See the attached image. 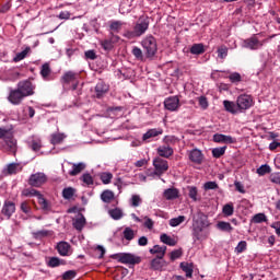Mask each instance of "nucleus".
<instances>
[{
    "instance_id": "obj_55",
    "label": "nucleus",
    "mask_w": 280,
    "mask_h": 280,
    "mask_svg": "<svg viewBox=\"0 0 280 280\" xmlns=\"http://www.w3.org/2000/svg\"><path fill=\"white\" fill-rule=\"evenodd\" d=\"M198 102L202 110H207L209 108V101L205 96L198 97Z\"/></svg>"
},
{
    "instance_id": "obj_5",
    "label": "nucleus",
    "mask_w": 280,
    "mask_h": 280,
    "mask_svg": "<svg viewBox=\"0 0 280 280\" xmlns=\"http://www.w3.org/2000/svg\"><path fill=\"white\" fill-rule=\"evenodd\" d=\"M141 47L144 50L145 58H149V60H152L154 56H156V51L159 50V47L156 45V38L152 35H147L141 40Z\"/></svg>"
},
{
    "instance_id": "obj_61",
    "label": "nucleus",
    "mask_w": 280,
    "mask_h": 280,
    "mask_svg": "<svg viewBox=\"0 0 280 280\" xmlns=\"http://www.w3.org/2000/svg\"><path fill=\"white\" fill-rule=\"evenodd\" d=\"M21 211L26 214L32 213V208L30 207V203H27V201L21 203Z\"/></svg>"
},
{
    "instance_id": "obj_39",
    "label": "nucleus",
    "mask_w": 280,
    "mask_h": 280,
    "mask_svg": "<svg viewBox=\"0 0 280 280\" xmlns=\"http://www.w3.org/2000/svg\"><path fill=\"white\" fill-rule=\"evenodd\" d=\"M8 174H18V172H21L23 167H21V164L19 163H11L8 165Z\"/></svg>"
},
{
    "instance_id": "obj_4",
    "label": "nucleus",
    "mask_w": 280,
    "mask_h": 280,
    "mask_svg": "<svg viewBox=\"0 0 280 280\" xmlns=\"http://www.w3.org/2000/svg\"><path fill=\"white\" fill-rule=\"evenodd\" d=\"M275 38V35L269 36V38H261V34L253 35L252 37L243 40V47L245 49H250L252 51H257V49H261L268 40Z\"/></svg>"
},
{
    "instance_id": "obj_6",
    "label": "nucleus",
    "mask_w": 280,
    "mask_h": 280,
    "mask_svg": "<svg viewBox=\"0 0 280 280\" xmlns=\"http://www.w3.org/2000/svg\"><path fill=\"white\" fill-rule=\"evenodd\" d=\"M22 196H25V198H37L38 205L44 211H49V209H51L49 201L45 199V197L43 196V194H40V191L34 188H25L22 191Z\"/></svg>"
},
{
    "instance_id": "obj_41",
    "label": "nucleus",
    "mask_w": 280,
    "mask_h": 280,
    "mask_svg": "<svg viewBox=\"0 0 280 280\" xmlns=\"http://www.w3.org/2000/svg\"><path fill=\"white\" fill-rule=\"evenodd\" d=\"M226 152V147H219V148H214L212 150V156L214 159H220V156H224V153Z\"/></svg>"
},
{
    "instance_id": "obj_47",
    "label": "nucleus",
    "mask_w": 280,
    "mask_h": 280,
    "mask_svg": "<svg viewBox=\"0 0 280 280\" xmlns=\"http://www.w3.org/2000/svg\"><path fill=\"white\" fill-rule=\"evenodd\" d=\"M188 196L194 202L198 201V188L195 186H189L188 187Z\"/></svg>"
},
{
    "instance_id": "obj_43",
    "label": "nucleus",
    "mask_w": 280,
    "mask_h": 280,
    "mask_svg": "<svg viewBox=\"0 0 280 280\" xmlns=\"http://www.w3.org/2000/svg\"><path fill=\"white\" fill-rule=\"evenodd\" d=\"M122 235L127 240V242H132V240H135V230L126 228L122 232Z\"/></svg>"
},
{
    "instance_id": "obj_57",
    "label": "nucleus",
    "mask_w": 280,
    "mask_h": 280,
    "mask_svg": "<svg viewBox=\"0 0 280 280\" xmlns=\"http://www.w3.org/2000/svg\"><path fill=\"white\" fill-rule=\"evenodd\" d=\"M121 25H124L120 21H114L110 23L109 27L113 32H119L121 30Z\"/></svg>"
},
{
    "instance_id": "obj_52",
    "label": "nucleus",
    "mask_w": 280,
    "mask_h": 280,
    "mask_svg": "<svg viewBox=\"0 0 280 280\" xmlns=\"http://www.w3.org/2000/svg\"><path fill=\"white\" fill-rule=\"evenodd\" d=\"M30 54V48H26L25 50L19 52L14 58L13 62H21V60H24V58Z\"/></svg>"
},
{
    "instance_id": "obj_29",
    "label": "nucleus",
    "mask_w": 280,
    "mask_h": 280,
    "mask_svg": "<svg viewBox=\"0 0 280 280\" xmlns=\"http://www.w3.org/2000/svg\"><path fill=\"white\" fill-rule=\"evenodd\" d=\"M164 198L166 200H175V198H178V189L168 188V189L164 190Z\"/></svg>"
},
{
    "instance_id": "obj_35",
    "label": "nucleus",
    "mask_w": 280,
    "mask_h": 280,
    "mask_svg": "<svg viewBox=\"0 0 280 280\" xmlns=\"http://www.w3.org/2000/svg\"><path fill=\"white\" fill-rule=\"evenodd\" d=\"M131 54L135 56L136 60H140L141 62L145 61V57H143V50H141V48L133 46Z\"/></svg>"
},
{
    "instance_id": "obj_14",
    "label": "nucleus",
    "mask_w": 280,
    "mask_h": 280,
    "mask_svg": "<svg viewBox=\"0 0 280 280\" xmlns=\"http://www.w3.org/2000/svg\"><path fill=\"white\" fill-rule=\"evenodd\" d=\"M56 248L61 257H69L72 253L71 245L65 241L59 242Z\"/></svg>"
},
{
    "instance_id": "obj_64",
    "label": "nucleus",
    "mask_w": 280,
    "mask_h": 280,
    "mask_svg": "<svg viewBox=\"0 0 280 280\" xmlns=\"http://www.w3.org/2000/svg\"><path fill=\"white\" fill-rule=\"evenodd\" d=\"M271 229H275L276 234L280 237V222L272 223Z\"/></svg>"
},
{
    "instance_id": "obj_54",
    "label": "nucleus",
    "mask_w": 280,
    "mask_h": 280,
    "mask_svg": "<svg viewBox=\"0 0 280 280\" xmlns=\"http://www.w3.org/2000/svg\"><path fill=\"white\" fill-rule=\"evenodd\" d=\"M101 180L104 185H109L110 180H113V175L110 173H102Z\"/></svg>"
},
{
    "instance_id": "obj_62",
    "label": "nucleus",
    "mask_w": 280,
    "mask_h": 280,
    "mask_svg": "<svg viewBox=\"0 0 280 280\" xmlns=\"http://www.w3.org/2000/svg\"><path fill=\"white\" fill-rule=\"evenodd\" d=\"M62 277H63L65 280L74 279L75 278V271H73V270L66 271Z\"/></svg>"
},
{
    "instance_id": "obj_44",
    "label": "nucleus",
    "mask_w": 280,
    "mask_h": 280,
    "mask_svg": "<svg viewBox=\"0 0 280 280\" xmlns=\"http://www.w3.org/2000/svg\"><path fill=\"white\" fill-rule=\"evenodd\" d=\"M270 165L264 164L259 168H257L256 174H258V176H266V174H270Z\"/></svg>"
},
{
    "instance_id": "obj_45",
    "label": "nucleus",
    "mask_w": 280,
    "mask_h": 280,
    "mask_svg": "<svg viewBox=\"0 0 280 280\" xmlns=\"http://www.w3.org/2000/svg\"><path fill=\"white\" fill-rule=\"evenodd\" d=\"M141 202H143V200L141 199V196H139V195H132L131 198L129 199V205L131 207H139L141 205Z\"/></svg>"
},
{
    "instance_id": "obj_9",
    "label": "nucleus",
    "mask_w": 280,
    "mask_h": 280,
    "mask_svg": "<svg viewBox=\"0 0 280 280\" xmlns=\"http://www.w3.org/2000/svg\"><path fill=\"white\" fill-rule=\"evenodd\" d=\"M47 180L48 178L45 173H35L30 176L28 185H31V187H43Z\"/></svg>"
},
{
    "instance_id": "obj_12",
    "label": "nucleus",
    "mask_w": 280,
    "mask_h": 280,
    "mask_svg": "<svg viewBox=\"0 0 280 280\" xmlns=\"http://www.w3.org/2000/svg\"><path fill=\"white\" fill-rule=\"evenodd\" d=\"M164 108H166V110H171V113L178 110V108H180V98H178V96L165 98Z\"/></svg>"
},
{
    "instance_id": "obj_20",
    "label": "nucleus",
    "mask_w": 280,
    "mask_h": 280,
    "mask_svg": "<svg viewBox=\"0 0 280 280\" xmlns=\"http://www.w3.org/2000/svg\"><path fill=\"white\" fill-rule=\"evenodd\" d=\"M72 225L74 226V229L77 231H82V229H84V226L86 225V218H84L82 215V213H79L72 222Z\"/></svg>"
},
{
    "instance_id": "obj_21",
    "label": "nucleus",
    "mask_w": 280,
    "mask_h": 280,
    "mask_svg": "<svg viewBox=\"0 0 280 280\" xmlns=\"http://www.w3.org/2000/svg\"><path fill=\"white\" fill-rule=\"evenodd\" d=\"M16 211V206L12 201H5L2 208L3 215L12 218V213Z\"/></svg>"
},
{
    "instance_id": "obj_32",
    "label": "nucleus",
    "mask_w": 280,
    "mask_h": 280,
    "mask_svg": "<svg viewBox=\"0 0 280 280\" xmlns=\"http://www.w3.org/2000/svg\"><path fill=\"white\" fill-rule=\"evenodd\" d=\"M101 200H103V202L110 203L112 200H115V192L112 190H104L101 194Z\"/></svg>"
},
{
    "instance_id": "obj_23",
    "label": "nucleus",
    "mask_w": 280,
    "mask_h": 280,
    "mask_svg": "<svg viewBox=\"0 0 280 280\" xmlns=\"http://www.w3.org/2000/svg\"><path fill=\"white\" fill-rule=\"evenodd\" d=\"M95 93L96 97H104L108 93V84L104 83V81L98 82L95 86Z\"/></svg>"
},
{
    "instance_id": "obj_63",
    "label": "nucleus",
    "mask_w": 280,
    "mask_h": 280,
    "mask_svg": "<svg viewBox=\"0 0 280 280\" xmlns=\"http://www.w3.org/2000/svg\"><path fill=\"white\" fill-rule=\"evenodd\" d=\"M205 189L206 190H209V189H218V183L215 182H207L205 185H203Z\"/></svg>"
},
{
    "instance_id": "obj_19",
    "label": "nucleus",
    "mask_w": 280,
    "mask_h": 280,
    "mask_svg": "<svg viewBox=\"0 0 280 280\" xmlns=\"http://www.w3.org/2000/svg\"><path fill=\"white\" fill-rule=\"evenodd\" d=\"M149 253L151 255H156L159 259H163L165 257V253H167V246L154 245Z\"/></svg>"
},
{
    "instance_id": "obj_50",
    "label": "nucleus",
    "mask_w": 280,
    "mask_h": 280,
    "mask_svg": "<svg viewBox=\"0 0 280 280\" xmlns=\"http://www.w3.org/2000/svg\"><path fill=\"white\" fill-rule=\"evenodd\" d=\"M101 47H103L105 51H110L115 46L113 42H110L109 39H104V40H101Z\"/></svg>"
},
{
    "instance_id": "obj_13",
    "label": "nucleus",
    "mask_w": 280,
    "mask_h": 280,
    "mask_svg": "<svg viewBox=\"0 0 280 280\" xmlns=\"http://www.w3.org/2000/svg\"><path fill=\"white\" fill-rule=\"evenodd\" d=\"M8 100L14 106H19V104H21V102H23V100H25V96L23 95L22 92H20L19 89H16V90H12L10 92Z\"/></svg>"
},
{
    "instance_id": "obj_42",
    "label": "nucleus",
    "mask_w": 280,
    "mask_h": 280,
    "mask_svg": "<svg viewBox=\"0 0 280 280\" xmlns=\"http://www.w3.org/2000/svg\"><path fill=\"white\" fill-rule=\"evenodd\" d=\"M74 194H75V189H73L72 187H68L62 190V197L65 198V200H71Z\"/></svg>"
},
{
    "instance_id": "obj_33",
    "label": "nucleus",
    "mask_w": 280,
    "mask_h": 280,
    "mask_svg": "<svg viewBox=\"0 0 280 280\" xmlns=\"http://www.w3.org/2000/svg\"><path fill=\"white\" fill-rule=\"evenodd\" d=\"M190 54L194 56H200L201 54H205V45L203 44H194L190 47Z\"/></svg>"
},
{
    "instance_id": "obj_8",
    "label": "nucleus",
    "mask_w": 280,
    "mask_h": 280,
    "mask_svg": "<svg viewBox=\"0 0 280 280\" xmlns=\"http://www.w3.org/2000/svg\"><path fill=\"white\" fill-rule=\"evenodd\" d=\"M153 167L155 170L153 173L155 176H163V174L170 170V164L162 158H155L153 160Z\"/></svg>"
},
{
    "instance_id": "obj_59",
    "label": "nucleus",
    "mask_w": 280,
    "mask_h": 280,
    "mask_svg": "<svg viewBox=\"0 0 280 280\" xmlns=\"http://www.w3.org/2000/svg\"><path fill=\"white\" fill-rule=\"evenodd\" d=\"M49 234H50V232L47 231V230H40V231H37V232L34 233L36 240H40L43 237H47V235H49Z\"/></svg>"
},
{
    "instance_id": "obj_58",
    "label": "nucleus",
    "mask_w": 280,
    "mask_h": 280,
    "mask_svg": "<svg viewBox=\"0 0 280 280\" xmlns=\"http://www.w3.org/2000/svg\"><path fill=\"white\" fill-rule=\"evenodd\" d=\"M269 179L275 185H280V172L271 173L270 176H269Z\"/></svg>"
},
{
    "instance_id": "obj_26",
    "label": "nucleus",
    "mask_w": 280,
    "mask_h": 280,
    "mask_svg": "<svg viewBox=\"0 0 280 280\" xmlns=\"http://www.w3.org/2000/svg\"><path fill=\"white\" fill-rule=\"evenodd\" d=\"M159 135H163V129H149L142 136V141H148V139H152L154 137H159Z\"/></svg>"
},
{
    "instance_id": "obj_17",
    "label": "nucleus",
    "mask_w": 280,
    "mask_h": 280,
    "mask_svg": "<svg viewBox=\"0 0 280 280\" xmlns=\"http://www.w3.org/2000/svg\"><path fill=\"white\" fill-rule=\"evenodd\" d=\"M188 159L189 161H191V163H196L197 165H200L203 159L202 151L198 149L188 151Z\"/></svg>"
},
{
    "instance_id": "obj_38",
    "label": "nucleus",
    "mask_w": 280,
    "mask_h": 280,
    "mask_svg": "<svg viewBox=\"0 0 280 280\" xmlns=\"http://www.w3.org/2000/svg\"><path fill=\"white\" fill-rule=\"evenodd\" d=\"M49 268H58V266H65V260L58 257H51L48 260Z\"/></svg>"
},
{
    "instance_id": "obj_28",
    "label": "nucleus",
    "mask_w": 280,
    "mask_h": 280,
    "mask_svg": "<svg viewBox=\"0 0 280 280\" xmlns=\"http://www.w3.org/2000/svg\"><path fill=\"white\" fill-rule=\"evenodd\" d=\"M217 229H219V231H223L225 233H232L233 232V226L231 225V223H229L226 221H219L217 223Z\"/></svg>"
},
{
    "instance_id": "obj_30",
    "label": "nucleus",
    "mask_w": 280,
    "mask_h": 280,
    "mask_svg": "<svg viewBox=\"0 0 280 280\" xmlns=\"http://www.w3.org/2000/svg\"><path fill=\"white\" fill-rule=\"evenodd\" d=\"M160 242H162V244H166V246H176L177 244L176 240L167 234H161Z\"/></svg>"
},
{
    "instance_id": "obj_7",
    "label": "nucleus",
    "mask_w": 280,
    "mask_h": 280,
    "mask_svg": "<svg viewBox=\"0 0 280 280\" xmlns=\"http://www.w3.org/2000/svg\"><path fill=\"white\" fill-rule=\"evenodd\" d=\"M236 105L238 106L240 113L242 110H248L255 106V100L250 94H241L236 98Z\"/></svg>"
},
{
    "instance_id": "obj_37",
    "label": "nucleus",
    "mask_w": 280,
    "mask_h": 280,
    "mask_svg": "<svg viewBox=\"0 0 280 280\" xmlns=\"http://www.w3.org/2000/svg\"><path fill=\"white\" fill-rule=\"evenodd\" d=\"M78 78V73L73 71H68L62 75V82L69 84V82H73Z\"/></svg>"
},
{
    "instance_id": "obj_56",
    "label": "nucleus",
    "mask_w": 280,
    "mask_h": 280,
    "mask_svg": "<svg viewBox=\"0 0 280 280\" xmlns=\"http://www.w3.org/2000/svg\"><path fill=\"white\" fill-rule=\"evenodd\" d=\"M229 80L230 82L235 84L236 82H242V75L237 72H234L229 75Z\"/></svg>"
},
{
    "instance_id": "obj_46",
    "label": "nucleus",
    "mask_w": 280,
    "mask_h": 280,
    "mask_svg": "<svg viewBox=\"0 0 280 280\" xmlns=\"http://www.w3.org/2000/svg\"><path fill=\"white\" fill-rule=\"evenodd\" d=\"M81 180L82 183H84V185H86L88 187H91V185H93L94 183V179H93V176L89 173H84L82 176H81Z\"/></svg>"
},
{
    "instance_id": "obj_15",
    "label": "nucleus",
    "mask_w": 280,
    "mask_h": 280,
    "mask_svg": "<svg viewBox=\"0 0 280 280\" xmlns=\"http://www.w3.org/2000/svg\"><path fill=\"white\" fill-rule=\"evenodd\" d=\"M159 156L162 159H170L174 155V149L170 144H162L156 149Z\"/></svg>"
},
{
    "instance_id": "obj_36",
    "label": "nucleus",
    "mask_w": 280,
    "mask_h": 280,
    "mask_svg": "<svg viewBox=\"0 0 280 280\" xmlns=\"http://www.w3.org/2000/svg\"><path fill=\"white\" fill-rule=\"evenodd\" d=\"M222 213L223 215H225V218H231V215L235 213V208L233 207V202H230L223 206Z\"/></svg>"
},
{
    "instance_id": "obj_24",
    "label": "nucleus",
    "mask_w": 280,
    "mask_h": 280,
    "mask_svg": "<svg viewBox=\"0 0 280 280\" xmlns=\"http://www.w3.org/2000/svg\"><path fill=\"white\" fill-rule=\"evenodd\" d=\"M84 170H86V164H84V162H80V163H73L72 164V170L69 171V175L70 176H78V174H80L81 172H84Z\"/></svg>"
},
{
    "instance_id": "obj_34",
    "label": "nucleus",
    "mask_w": 280,
    "mask_h": 280,
    "mask_svg": "<svg viewBox=\"0 0 280 280\" xmlns=\"http://www.w3.org/2000/svg\"><path fill=\"white\" fill-rule=\"evenodd\" d=\"M186 220H187L186 215H179V217L171 219L168 221V224L172 228H176V226H180V224H183V222H185Z\"/></svg>"
},
{
    "instance_id": "obj_16",
    "label": "nucleus",
    "mask_w": 280,
    "mask_h": 280,
    "mask_svg": "<svg viewBox=\"0 0 280 280\" xmlns=\"http://www.w3.org/2000/svg\"><path fill=\"white\" fill-rule=\"evenodd\" d=\"M27 143L28 148H31L33 152H39L40 148H43V140H40V138L37 136H32L28 138Z\"/></svg>"
},
{
    "instance_id": "obj_27",
    "label": "nucleus",
    "mask_w": 280,
    "mask_h": 280,
    "mask_svg": "<svg viewBox=\"0 0 280 280\" xmlns=\"http://www.w3.org/2000/svg\"><path fill=\"white\" fill-rule=\"evenodd\" d=\"M108 215H110L113 220H121L124 218V210L120 208L109 209Z\"/></svg>"
},
{
    "instance_id": "obj_51",
    "label": "nucleus",
    "mask_w": 280,
    "mask_h": 280,
    "mask_svg": "<svg viewBox=\"0 0 280 280\" xmlns=\"http://www.w3.org/2000/svg\"><path fill=\"white\" fill-rule=\"evenodd\" d=\"M229 56V48L226 46H221L218 48V58H221V60H224Z\"/></svg>"
},
{
    "instance_id": "obj_31",
    "label": "nucleus",
    "mask_w": 280,
    "mask_h": 280,
    "mask_svg": "<svg viewBox=\"0 0 280 280\" xmlns=\"http://www.w3.org/2000/svg\"><path fill=\"white\" fill-rule=\"evenodd\" d=\"M180 268L186 273V277H188V278L192 277V275H194V264L182 262Z\"/></svg>"
},
{
    "instance_id": "obj_11",
    "label": "nucleus",
    "mask_w": 280,
    "mask_h": 280,
    "mask_svg": "<svg viewBox=\"0 0 280 280\" xmlns=\"http://www.w3.org/2000/svg\"><path fill=\"white\" fill-rule=\"evenodd\" d=\"M34 84L30 81H22L18 84V90L24 97H30V95H34Z\"/></svg>"
},
{
    "instance_id": "obj_2",
    "label": "nucleus",
    "mask_w": 280,
    "mask_h": 280,
    "mask_svg": "<svg viewBox=\"0 0 280 280\" xmlns=\"http://www.w3.org/2000/svg\"><path fill=\"white\" fill-rule=\"evenodd\" d=\"M150 28V18L140 16L136 24L133 25L132 31H127L125 33L126 38H140L145 32Z\"/></svg>"
},
{
    "instance_id": "obj_40",
    "label": "nucleus",
    "mask_w": 280,
    "mask_h": 280,
    "mask_svg": "<svg viewBox=\"0 0 280 280\" xmlns=\"http://www.w3.org/2000/svg\"><path fill=\"white\" fill-rule=\"evenodd\" d=\"M50 73L51 68L49 67V63H44L40 69V75L44 78V80H47Z\"/></svg>"
},
{
    "instance_id": "obj_22",
    "label": "nucleus",
    "mask_w": 280,
    "mask_h": 280,
    "mask_svg": "<svg viewBox=\"0 0 280 280\" xmlns=\"http://www.w3.org/2000/svg\"><path fill=\"white\" fill-rule=\"evenodd\" d=\"M223 106L231 115H237L240 113V107L233 101H223Z\"/></svg>"
},
{
    "instance_id": "obj_53",
    "label": "nucleus",
    "mask_w": 280,
    "mask_h": 280,
    "mask_svg": "<svg viewBox=\"0 0 280 280\" xmlns=\"http://www.w3.org/2000/svg\"><path fill=\"white\" fill-rule=\"evenodd\" d=\"M247 246L248 244L246 243V241H241L235 247V253L237 255H241V253H244V250H246Z\"/></svg>"
},
{
    "instance_id": "obj_3",
    "label": "nucleus",
    "mask_w": 280,
    "mask_h": 280,
    "mask_svg": "<svg viewBox=\"0 0 280 280\" xmlns=\"http://www.w3.org/2000/svg\"><path fill=\"white\" fill-rule=\"evenodd\" d=\"M211 223L205 217L202 213H197L192 217V235L196 237V240H203V237H208L209 233L206 235H202V231L205 229L209 228Z\"/></svg>"
},
{
    "instance_id": "obj_25",
    "label": "nucleus",
    "mask_w": 280,
    "mask_h": 280,
    "mask_svg": "<svg viewBox=\"0 0 280 280\" xmlns=\"http://www.w3.org/2000/svg\"><path fill=\"white\" fill-rule=\"evenodd\" d=\"M66 139H67V135L65 133H60V132L52 133L50 136V143L52 145H59V143H62Z\"/></svg>"
},
{
    "instance_id": "obj_18",
    "label": "nucleus",
    "mask_w": 280,
    "mask_h": 280,
    "mask_svg": "<svg viewBox=\"0 0 280 280\" xmlns=\"http://www.w3.org/2000/svg\"><path fill=\"white\" fill-rule=\"evenodd\" d=\"M213 141L214 143H226V144L236 142L235 138L231 136L222 135V133H215L213 136Z\"/></svg>"
},
{
    "instance_id": "obj_48",
    "label": "nucleus",
    "mask_w": 280,
    "mask_h": 280,
    "mask_svg": "<svg viewBox=\"0 0 280 280\" xmlns=\"http://www.w3.org/2000/svg\"><path fill=\"white\" fill-rule=\"evenodd\" d=\"M267 221H268V218L264 213H257L253 218V222L255 224H261V222H267Z\"/></svg>"
},
{
    "instance_id": "obj_1",
    "label": "nucleus",
    "mask_w": 280,
    "mask_h": 280,
    "mask_svg": "<svg viewBox=\"0 0 280 280\" xmlns=\"http://www.w3.org/2000/svg\"><path fill=\"white\" fill-rule=\"evenodd\" d=\"M0 148L3 152L16 153V139L10 129L0 128Z\"/></svg>"
},
{
    "instance_id": "obj_60",
    "label": "nucleus",
    "mask_w": 280,
    "mask_h": 280,
    "mask_svg": "<svg viewBox=\"0 0 280 280\" xmlns=\"http://www.w3.org/2000/svg\"><path fill=\"white\" fill-rule=\"evenodd\" d=\"M183 255V250L180 249H175L171 253V260L172 261H176V259H179V257H182Z\"/></svg>"
},
{
    "instance_id": "obj_49",
    "label": "nucleus",
    "mask_w": 280,
    "mask_h": 280,
    "mask_svg": "<svg viewBox=\"0 0 280 280\" xmlns=\"http://www.w3.org/2000/svg\"><path fill=\"white\" fill-rule=\"evenodd\" d=\"M163 258H154L151 261V267L153 268V270H161V268H163Z\"/></svg>"
},
{
    "instance_id": "obj_10",
    "label": "nucleus",
    "mask_w": 280,
    "mask_h": 280,
    "mask_svg": "<svg viewBox=\"0 0 280 280\" xmlns=\"http://www.w3.org/2000/svg\"><path fill=\"white\" fill-rule=\"evenodd\" d=\"M117 259L120 264H129L130 266L141 264V257L135 256V254H117Z\"/></svg>"
}]
</instances>
